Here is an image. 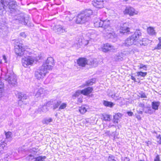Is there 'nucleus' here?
<instances>
[{
  "instance_id": "1",
  "label": "nucleus",
  "mask_w": 161,
  "mask_h": 161,
  "mask_svg": "<svg viewBox=\"0 0 161 161\" xmlns=\"http://www.w3.org/2000/svg\"><path fill=\"white\" fill-rule=\"evenodd\" d=\"M22 45L19 42H16L14 46V52L17 56L22 57V65L27 68L29 65L32 64L36 60V58L32 56H30L29 53L25 50Z\"/></svg>"
},
{
  "instance_id": "2",
  "label": "nucleus",
  "mask_w": 161,
  "mask_h": 161,
  "mask_svg": "<svg viewBox=\"0 0 161 161\" xmlns=\"http://www.w3.org/2000/svg\"><path fill=\"white\" fill-rule=\"evenodd\" d=\"M54 59L52 57L47 58L45 62L35 72V76L40 80L43 78L48 72V70L52 69L54 65Z\"/></svg>"
},
{
  "instance_id": "3",
  "label": "nucleus",
  "mask_w": 161,
  "mask_h": 161,
  "mask_svg": "<svg viewBox=\"0 0 161 161\" xmlns=\"http://www.w3.org/2000/svg\"><path fill=\"white\" fill-rule=\"evenodd\" d=\"M142 33L139 30H136L134 34L129 36L123 43V45L129 47L133 44L138 47H141L142 46H145V44L143 43V41L141 40L142 38L141 37Z\"/></svg>"
},
{
  "instance_id": "4",
  "label": "nucleus",
  "mask_w": 161,
  "mask_h": 161,
  "mask_svg": "<svg viewBox=\"0 0 161 161\" xmlns=\"http://www.w3.org/2000/svg\"><path fill=\"white\" fill-rule=\"evenodd\" d=\"M17 6L16 2L14 0H0V15L5 14L6 9L8 8L11 12H15Z\"/></svg>"
},
{
  "instance_id": "5",
  "label": "nucleus",
  "mask_w": 161,
  "mask_h": 161,
  "mask_svg": "<svg viewBox=\"0 0 161 161\" xmlns=\"http://www.w3.org/2000/svg\"><path fill=\"white\" fill-rule=\"evenodd\" d=\"M93 12L91 9H86L83 11L76 17V22L77 24H82L88 21L91 18Z\"/></svg>"
},
{
  "instance_id": "6",
  "label": "nucleus",
  "mask_w": 161,
  "mask_h": 161,
  "mask_svg": "<svg viewBox=\"0 0 161 161\" xmlns=\"http://www.w3.org/2000/svg\"><path fill=\"white\" fill-rule=\"evenodd\" d=\"M5 81H7L9 85L12 86L17 85V77L16 75L12 71H8L5 77Z\"/></svg>"
},
{
  "instance_id": "7",
  "label": "nucleus",
  "mask_w": 161,
  "mask_h": 161,
  "mask_svg": "<svg viewBox=\"0 0 161 161\" xmlns=\"http://www.w3.org/2000/svg\"><path fill=\"white\" fill-rule=\"evenodd\" d=\"M29 18L25 16L24 14H21L16 15L14 19V22L21 23L22 25H26L29 21Z\"/></svg>"
},
{
  "instance_id": "8",
  "label": "nucleus",
  "mask_w": 161,
  "mask_h": 161,
  "mask_svg": "<svg viewBox=\"0 0 161 161\" xmlns=\"http://www.w3.org/2000/svg\"><path fill=\"white\" fill-rule=\"evenodd\" d=\"M0 32L4 35H6L8 32L7 24L3 19L0 20Z\"/></svg>"
},
{
  "instance_id": "9",
  "label": "nucleus",
  "mask_w": 161,
  "mask_h": 161,
  "mask_svg": "<svg viewBox=\"0 0 161 161\" xmlns=\"http://www.w3.org/2000/svg\"><path fill=\"white\" fill-rule=\"evenodd\" d=\"M14 93L16 97H17L19 99V104H21L23 102V100L27 99L28 97L25 93L17 91H15Z\"/></svg>"
},
{
  "instance_id": "10",
  "label": "nucleus",
  "mask_w": 161,
  "mask_h": 161,
  "mask_svg": "<svg viewBox=\"0 0 161 161\" xmlns=\"http://www.w3.org/2000/svg\"><path fill=\"white\" fill-rule=\"evenodd\" d=\"M123 13L125 15L129 14L130 16H131L137 14L138 12L137 11H136L133 8L129 6L126 7L123 11Z\"/></svg>"
},
{
  "instance_id": "11",
  "label": "nucleus",
  "mask_w": 161,
  "mask_h": 161,
  "mask_svg": "<svg viewBox=\"0 0 161 161\" xmlns=\"http://www.w3.org/2000/svg\"><path fill=\"white\" fill-rule=\"evenodd\" d=\"M53 30L58 34H61L67 31V28L64 26L60 25H55L53 27Z\"/></svg>"
},
{
  "instance_id": "12",
  "label": "nucleus",
  "mask_w": 161,
  "mask_h": 161,
  "mask_svg": "<svg viewBox=\"0 0 161 161\" xmlns=\"http://www.w3.org/2000/svg\"><path fill=\"white\" fill-rule=\"evenodd\" d=\"M128 23L124 24L120 27L119 32L121 34H130V28L127 26Z\"/></svg>"
},
{
  "instance_id": "13",
  "label": "nucleus",
  "mask_w": 161,
  "mask_h": 161,
  "mask_svg": "<svg viewBox=\"0 0 161 161\" xmlns=\"http://www.w3.org/2000/svg\"><path fill=\"white\" fill-rule=\"evenodd\" d=\"M125 56V54L123 53H118L114 56V59L116 61H122L124 59Z\"/></svg>"
},
{
  "instance_id": "14",
  "label": "nucleus",
  "mask_w": 161,
  "mask_h": 161,
  "mask_svg": "<svg viewBox=\"0 0 161 161\" xmlns=\"http://www.w3.org/2000/svg\"><path fill=\"white\" fill-rule=\"evenodd\" d=\"M77 63L79 66L84 67L87 64V60L85 58H80L77 59Z\"/></svg>"
},
{
  "instance_id": "15",
  "label": "nucleus",
  "mask_w": 161,
  "mask_h": 161,
  "mask_svg": "<svg viewBox=\"0 0 161 161\" xmlns=\"http://www.w3.org/2000/svg\"><path fill=\"white\" fill-rule=\"evenodd\" d=\"M92 4L94 7L97 8H100L103 7V1H92Z\"/></svg>"
},
{
  "instance_id": "16",
  "label": "nucleus",
  "mask_w": 161,
  "mask_h": 161,
  "mask_svg": "<svg viewBox=\"0 0 161 161\" xmlns=\"http://www.w3.org/2000/svg\"><path fill=\"white\" fill-rule=\"evenodd\" d=\"M114 47L110 44L107 43L104 44V46L102 48V50L104 52H108L112 50Z\"/></svg>"
},
{
  "instance_id": "17",
  "label": "nucleus",
  "mask_w": 161,
  "mask_h": 161,
  "mask_svg": "<svg viewBox=\"0 0 161 161\" xmlns=\"http://www.w3.org/2000/svg\"><path fill=\"white\" fill-rule=\"evenodd\" d=\"M93 90L92 87H88L81 90L82 94L84 95H87L91 93Z\"/></svg>"
},
{
  "instance_id": "18",
  "label": "nucleus",
  "mask_w": 161,
  "mask_h": 161,
  "mask_svg": "<svg viewBox=\"0 0 161 161\" xmlns=\"http://www.w3.org/2000/svg\"><path fill=\"white\" fill-rule=\"evenodd\" d=\"M95 79H91L86 81L85 84H84L82 86V87H84L85 86H90L92 85L94 83H95Z\"/></svg>"
},
{
  "instance_id": "19",
  "label": "nucleus",
  "mask_w": 161,
  "mask_h": 161,
  "mask_svg": "<svg viewBox=\"0 0 161 161\" xmlns=\"http://www.w3.org/2000/svg\"><path fill=\"white\" fill-rule=\"evenodd\" d=\"M151 104L152 109L157 110L158 109V107L160 104V102L159 101H153L152 102Z\"/></svg>"
},
{
  "instance_id": "20",
  "label": "nucleus",
  "mask_w": 161,
  "mask_h": 161,
  "mask_svg": "<svg viewBox=\"0 0 161 161\" xmlns=\"http://www.w3.org/2000/svg\"><path fill=\"white\" fill-rule=\"evenodd\" d=\"M103 105L106 107L112 108L115 105L113 103L106 100H103Z\"/></svg>"
},
{
  "instance_id": "21",
  "label": "nucleus",
  "mask_w": 161,
  "mask_h": 161,
  "mask_svg": "<svg viewBox=\"0 0 161 161\" xmlns=\"http://www.w3.org/2000/svg\"><path fill=\"white\" fill-rule=\"evenodd\" d=\"M142 110L145 113L149 114H152L153 112V110L150 107H146L145 108L142 109Z\"/></svg>"
},
{
  "instance_id": "22",
  "label": "nucleus",
  "mask_w": 161,
  "mask_h": 161,
  "mask_svg": "<svg viewBox=\"0 0 161 161\" xmlns=\"http://www.w3.org/2000/svg\"><path fill=\"white\" fill-rule=\"evenodd\" d=\"M147 32L148 34L151 35H156V32L154 30L153 27H149L147 29Z\"/></svg>"
},
{
  "instance_id": "23",
  "label": "nucleus",
  "mask_w": 161,
  "mask_h": 161,
  "mask_svg": "<svg viewBox=\"0 0 161 161\" xmlns=\"http://www.w3.org/2000/svg\"><path fill=\"white\" fill-rule=\"evenodd\" d=\"M44 91L43 89L42 88H40L35 95V96L36 97H41V96H43Z\"/></svg>"
},
{
  "instance_id": "24",
  "label": "nucleus",
  "mask_w": 161,
  "mask_h": 161,
  "mask_svg": "<svg viewBox=\"0 0 161 161\" xmlns=\"http://www.w3.org/2000/svg\"><path fill=\"white\" fill-rule=\"evenodd\" d=\"M101 23L103 25L102 27H103V28L109 26L110 25V20L108 19H105V20H102V22Z\"/></svg>"
},
{
  "instance_id": "25",
  "label": "nucleus",
  "mask_w": 161,
  "mask_h": 161,
  "mask_svg": "<svg viewBox=\"0 0 161 161\" xmlns=\"http://www.w3.org/2000/svg\"><path fill=\"white\" fill-rule=\"evenodd\" d=\"M61 102L59 101H54L53 102V109L54 110L58 108L61 104Z\"/></svg>"
},
{
  "instance_id": "26",
  "label": "nucleus",
  "mask_w": 161,
  "mask_h": 161,
  "mask_svg": "<svg viewBox=\"0 0 161 161\" xmlns=\"http://www.w3.org/2000/svg\"><path fill=\"white\" fill-rule=\"evenodd\" d=\"M82 94L81 90H78L73 95V99H75L76 97H79Z\"/></svg>"
},
{
  "instance_id": "27",
  "label": "nucleus",
  "mask_w": 161,
  "mask_h": 161,
  "mask_svg": "<svg viewBox=\"0 0 161 161\" xmlns=\"http://www.w3.org/2000/svg\"><path fill=\"white\" fill-rule=\"evenodd\" d=\"M102 22V20L100 19L98 20L97 21L95 20L94 21V25L97 27H102L103 25L101 23Z\"/></svg>"
},
{
  "instance_id": "28",
  "label": "nucleus",
  "mask_w": 161,
  "mask_h": 161,
  "mask_svg": "<svg viewBox=\"0 0 161 161\" xmlns=\"http://www.w3.org/2000/svg\"><path fill=\"white\" fill-rule=\"evenodd\" d=\"M4 83L1 79H0V96L2 95V93L4 92Z\"/></svg>"
},
{
  "instance_id": "29",
  "label": "nucleus",
  "mask_w": 161,
  "mask_h": 161,
  "mask_svg": "<svg viewBox=\"0 0 161 161\" xmlns=\"http://www.w3.org/2000/svg\"><path fill=\"white\" fill-rule=\"evenodd\" d=\"M46 158L45 156H40L35 158V161H45V159Z\"/></svg>"
},
{
  "instance_id": "30",
  "label": "nucleus",
  "mask_w": 161,
  "mask_h": 161,
  "mask_svg": "<svg viewBox=\"0 0 161 161\" xmlns=\"http://www.w3.org/2000/svg\"><path fill=\"white\" fill-rule=\"evenodd\" d=\"M53 121L52 119L51 118H46L44 119L42 121V122L43 124H48L49 122Z\"/></svg>"
},
{
  "instance_id": "31",
  "label": "nucleus",
  "mask_w": 161,
  "mask_h": 161,
  "mask_svg": "<svg viewBox=\"0 0 161 161\" xmlns=\"http://www.w3.org/2000/svg\"><path fill=\"white\" fill-rule=\"evenodd\" d=\"M120 118L118 114H116L114 116V123H118V120Z\"/></svg>"
},
{
  "instance_id": "32",
  "label": "nucleus",
  "mask_w": 161,
  "mask_h": 161,
  "mask_svg": "<svg viewBox=\"0 0 161 161\" xmlns=\"http://www.w3.org/2000/svg\"><path fill=\"white\" fill-rule=\"evenodd\" d=\"M103 119L105 121H110V115L106 114L103 115Z\"/></svg>"
},
{
  "instance_id": "33",
  "label": "nucleus",
  "mask_w": 161,
  "mask_h": 161,
  "mask_svg": "<svg viewBox=\"0 0 161 161\" xmlns=\"http://www.w3.org/2000/svg\"><path fill=\"white\" fill-rule=\"evenodd\" d=\"M79 111L82 114H84L87 111L86 108L84 106H82L80 108Z\"/></svg>"
},
{
  "instance_id": "34",
  "label": "nucleus",
  "mask_w": 161,
  "mask_h": 161,
  "mask_svg": "<svg viewBox=\"0 0 161 161\" xmlns=\"http://www.w3.org/2000/svg\"><path fill=\"white\" fill-rule=\"evenodd\" d=\"M7 144L4 142H1V143H0V152L1 153V152L3 151V149H4V148H6L5 146Z\"/></svg>"
},
{
  "instance_id": "35",
  "label": "nucleus",
  "mask_w": 161,
  "mask_h": 161,
  "mask_svg": "<svg viewBox=\"0 0 161 161\" xmlns=\"http://www.w3.org/2000/svg\"><path fill=\"white\" fill-rule=\"evenodd\" d=\"M41 108L42 109V111L43 112L46 113L48 110V109L47 108V106L45 104L44 105H43Z\"/></svg>"
},
{
  "instance_id": "36",
  "label": "nucleus",
  "mask_w": 161,
  "mask_h": 161,
  "mask_svg": "<svg viewBox=\"0 0 161 161\" xmlns=\"http://www.w3.org/2000/svg\"><path fill=\"white\" fill-rule=\"evenodd\" d=\"M108 34V36L109 38H113L116 36L114 32H107Z\"/></svg>"
},
{
  "instance_id": "37",
  "label": "nucleus",
  "mask_w": 161,
  "mask_h": 161,
  "mask_svg": "<svg viewBox=\"0 0 161 161\" xmlns=\"http://www.w3.org/2000/svg\"><path fill=\"white\" fill-rule=\"evenodd\" d=\"M112 30V29L110 25L104 28V31L106 32L107 34H108L107 32H111Z\"/></svg>"
},
{
  "instance_id": "38",
  "label": "nucleus",
  "mask_w": 161,
  "mask_h": 161,
  "mask_svg": "<svg viewBox=\"0 0 161 161\" xmlns=\"http://www.w3.org/2000/svg\"><path fill=\"white\" fill-rule=\"evenodd\" d=\"M35 158L34 156L31 154L28 155L25 158L28 161L32 160Z\"/></svg>"
},
{
  "instance_id": "39",
  "label": "nucleus",
  "mask_w": 161,
  "mask_h": 161,
  "mask_svg": "<svg viewBox=\"0 0 161 161\" xmlns=\"http://www.w3.org/2000/svg\"><path fill=\"white\" fill-rule=\"evenodd\" d=\"M137 73V76H141L142 77L145 76L147 74V72H142V71L138 72Z\"/></svg>"
},
{
  "instance_id": "40",
  "label": "nucleus",
  "mask_w": 161,
  "mask_h": 161,
  "mask_svg": "<svg viewBox=\"0 0 161 161\" xmlns=\"http://www.w3.org/2000/svg\"><path fill=\"white\" fill-rule=\"evenodd\" d=\"M11 134L12 133L10 132H8L6 133L5 134L6 138L7 139H10Z\"/></svg>"
},
{
  "instance_id": "41",
  "label": "nucleus",
  "mask_w": 161,
  "mask_h": 161,
  "mask_svg": "<svg viewBox=\"0 0 161 161\" xmlns=\"http://www.w3.org/2000/svg\"><path fill=\"white\" fill-rule=\"evenodd\" d=\"M143 69L144 70H147V67L146 65H144L143 64H141L140 65L139 69Z\"/></svg>"
},
{
  "instance_id": "42",
  "label": "nucleus",
  "mask_w": 161,
  "mask_h": 161,
  "mask_svg": "<svg viewBox=\"0 0 161 161\" xmlns=\"http://www.w3.org/2000/svg\"><path fill=\"white\" fill-rule=\"evenodd\" d=\"M66 107V104L65 103H63L60 105L59 107V109H62Z\"/></svg>"
},
{
  "instance_id": "43",
  "label": "nucleus",
  "mask_w": 161,
  "mask_h": 161,
  "mask_svg": "<svg viewBox=\"0 0 161 161\" xmlns=\"http://www.w3.org/2000/svg\"><path fill=\"white\" fill-rule=\"evenodd\" d=\"M53 101H50L46 103V104L47 107H49L52 105L53 106Z\"/></svg>"
},
{
  "instance_id": "44",
  "label": "nucleus",
  "mask_w": 161,
  "mask_h": 161,
  "mask_svg": "<svg viewBox=\"0 0 161 161\" xmlns=\"http://www.w3.org/2000/svg\"><path fill=\"white\" fill-rule=\"evenodd\" d=\"M155 49L158 50L161 49V42H159V43L158 44L157 47H155Z\"/></svg>"
},
{
  "instance_id": "45",
  "label": "nucleus",
  "mask_w": 161,
  "mask_h": 161,
  "mask_svg": "<svg viewBox=\"0 0 161 161\" xmlns=\"http://www.w3.org/2000/svg\"><path fill=\"white\" fill-rule=\"evenodd\" d=\"M139 95H140V96L141 98H147V96H146L145 93L143 92H141L139 93Z\"/></svg>"
},
{
  "instance_id": "46",
  "label": "nucleus",
  "mask_w": 161,
  "mask_h": 161,
  "mask_svg": "<svg viewBox=\"0 0 161 161\" xmlns=\"http://www.w3.org/2000/svg\"><path fill=\"white\" fill-rule=\"evenodd\" d=\"M138 106L142 108V109H143L144 108H145L146 107L145 106V105L144 103H138Z\"/></svg>"
},
{
  "instance_id": "47",
  "label": "nucleus",
  "mask_w": 161,
  "mask_h": 161,
  "mask_svg": "<svg viewBox=\"0 0 161 161\" xmlns=\"http://www.w3.org/2000/svg\"><path fill=\"white\" fill-rule=\"evenodd\" d=\"M42 109L41 107L39 108L35 111V113L36 114H41L42 112Z\"/></svg>"
},
{
  "instance_id": "48",
  "label": "nucleus",
  "mask_w": 161,
  "mask_h": 161,
  "mask_svg": "<svg viewBox=\"0 0 161 161\" xmlns=\"http://www.w3.org/2000/svg\"><path fill=\"white\" fill-rule=\"evenodd\" d=\"M154 161H161L160 159V157L158 155H157L154 159Z\"/></svg>"
},
{
  "instance_id": "49",
  "label": "nucleus",
  "mask_w": 161,
  "mask_h": 161,
  "mask_svg": "<svg viewBox=\"0 0 161 161\" xmlns=\"http://www.w3.org/2000/svg\"><path fill=\"white\" fill-rule=\"evenodd\" d=\"M82 95H80V96L78 98V102L79 103H81L82 102Z\"/></svg>"
},
{
  "instance_id": "50",
  "label": "nucleus",
  "mask_w": 161,
  "mask_h": 161,
  "mask_svg": "<svg viewBox=\"0 0 161 161\" xmlns=\"http://www.w3.org/2000/svg\"><path fill=\"white\" fill-rule=\"evenodd\" d=\"M115 94H112L111 95V98L114 99V100H117L119 99V98H115Z\"/></svg>"
},
{
  "instance_id": "51",
  "label": "nucleus",
  "mask_w": 161,
  "mask_h": 161,
  "mask_svg": "<svg viewBox=\"0 0 161 161\" xmlns=\"http://www.w3.org/2000/svg\"><path fill=\"white\" fill-rule=\"evenodd\" d=\"M127 113L128 115L130 116H131L133 115V113L131 111L127 112Z\"/></svg>"
},
{
  "instance_id": "52",
  "label": "nucleus",
  "mask_w": 161,
  "mask_h": 161,
  "mask_svg": "<svg viewBox=\"0 0 161 161\" xmlns=\"http://www.w3.org/2000/svg\"><path fill=\"white\" fill-rule=\"evenodd\" d=\"M20 36H22L23 37L25 38L26 37V35L25 32H22L20 34Z\"/></svg>"
},
{
  "instance_id": "53",
  "label": "nucleus",
  "mask_w": 161,
  "mask_h": 161,
  "mask_svg": "<svg viewBox=\"0 0 161 161\" xmlns=\"http://www.w3.org/2000/svg\"><path fill=\"white\" fill-rule=\"evenodd\" d=\"M137 113L139 114H143V110H140V109L139 110L137 109L136 110Z\"/></svg>"
},
{
  "instance_id": "54",
  "label": "nucleus",
  "mask_w": 161,
  "mask_h": 161,
  "mask_svg": "<svg viewBox=\"0 0 161 161\" xmlns=\"http://www.w3.org/2000/svg\"><path fill=\"white\" fill-rule=\"evenodd\" d=\"M3 59L5 63H7V58H6V56L5 55H3Z\"/></svg>"
},
{
  "instance_id": "55",
  "label": "nucleus",
  "mask_w": 161,
  "mask_h": 161,
  "mask_svg": "<svg viewBox=\"0 0 161 161\" xmlns=\"http://www.w3.org/2000/svg\"><path fill=\"white\" fill-rule=\"evenodd\" d=\"M131 79L134 80V81L135 82H136V78H135V77L134 76H133L132 75L131 76Z\"/></svg>"
},
{
  "instance_id": "56",
  "label": "nucleus",
  "mask_w": 161,
  "mask_h": 161,
  "mask_svg": "<svg viewBox=\"0 0 161 161\" xmlns=\"http://www.w3.org/2000/svg\"><path fill=\"white\" fill-rule=\"evenodd\" d=\"M124 161H130V159L129 158L126 157L125 158Z\"/></svg>"
},
{
  "instance_id": "57",
  "label": "nucleus",
  "mask_w": 161,
  "mask_h": 161,
  "mask_svg": "<svg viewBox=\"0 0 161 161\" xmlns=\"http://www.w3.org/2000/svg\"><path fill=\"white\" fill-rule=\"evenodd\" d=\"M136 118L137 119H138V120H140L141 119V117L140 116V115H138L136 116Z\"/></svg>"
},
{
  "instance_id": "58",
  "label": "nucleus",
  "mask_w": 161,
  "mask_h": 161,
  "mask_svg": "<svg viewBox=\"0 0 161 161\" xmlns=\"http://www.w3.org/2000/svg\"><path fill=\"white\" fill-rule=\"evenodd\" d=\"M157 138L158 139H159V140H160V138H161V135H159L157 137Z\"/></svg>"
},
{
  "instance_id": "59",
  "label": "nucleus",
  "mask_w": 161,
  "mask_h": 161,
  "mask_svg": "<svg viewBox=\"0 0 161 161\" xmlns=\"http://www.w3.org/2000/svg\"><path fill=\"white\" fill-rule=\"evenodd\" d=\"M9 156V155H8L7 156V155H6V157H5V159H6L7 160H8L7 159V158H8V157Z\"/></svg>"
},
{
  "instance_id": "60",
  "label": "nucleus",
  "mask_w": 161,
  "mask_h": 161,
  "mask_svg": "<svg viewBox=\"0 0 161 161\" xmlns=\"http://www.w3.org/2000/svg\"><path fill=\"white\" fill-rule=\"evenodd\" d=\"M158 40L159 41V42H161V37H160L158 38Z\"/></svg>"
},
{
  "instance_id": "61",
  "label": "nucleus",
  "mask_w": 161,
  "mask_h": 161,
  "mask_svg": "<svg viewBox=\"0 0 161 161\" xmlns=\"http://www.w3.org/2000/svg\"><path fill=\"white\" fill-rule=\"evenodd\" d=\"M119 98V97L118 96L115 95V98Z\"/></svg>"
},
{
  "instance_id": "62",
  "label": "nucleus",
  "mask_w": 161,
  "mask_h": 161,
  "mask_svg": "<svg viewBox=\"0 0 161 161\" xmlns=\"http://www.w3.org/2000/svg\"><path fill=\"white\" fill-rule=\"evenodd\" d=\"M139 161H145L144 160H139Z\"/></svg>"
}]
</instances>
